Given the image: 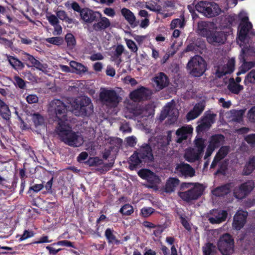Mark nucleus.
<instances>
[{
    "label": "nucleus",
    "mask_w": 255,
    "mask_h": 255,
    "mask_svg": "<svg viewBox=\"0 0 255 255\" xmlns=\"http://www.w3.org/2000/svg\"><path fill=\"white\" fill-rule=\"evenodd\" d=\"M245 139L249 144H255V134L248 135Z\"/></svg>",
    "instance_id": "64"
},
{
    "label": "nucleus",
    "mask_w": 255,
    "mask_h": 255,
    "mask_svg": "<svg viewBox=\"0 0 255 255\" xmlns=\"http://www.w3.org/2000/svg\"><path fill=\"white\" fill-rule=\"evenodd\" d=\"M80 16L85 23H92L99 20V17H101V13L89 8H83Z\"/></svg>",
    "instance_id": "9"
},
{
    "label": "nucleus",
    "mask_w": 255,
    "mask_h": 255,
    "mask_svg": "<svg viewBox=\"0 0 255 255\" xmlns=\"http://www.w3.org/2000/svg\"><path fill=\"white\" fill-rule=\"evenodd\" d=\"M171 25L172 27L180 28L183 27L185 25L184 19L176 18L173 19L171 21Z\"/></svg>",
    "instance_id": "46"
},
{
    "label": "nucleus",
    "mask_w": 255,
    "mask_h": 255,
    "mask_svg": "<svg viewBox=\"0 0 255 255\" xmlns=\"http://www.w3.org/2000/svg\"><path fill=\"white\" fill-rule=\"evenodd\" d=\"M216 246L213 243H207L202 248L203 255H215Z\"/></svg>",
    "instance_id": "32"
},
{
    "label": "nucleus",
    "mask_w": 255,
    "mask_h": 255,
    "mask_svg": "<svg viewBox=\"0 0 255 255\" xmlns=\"http://www.w3.org/2000/svg\"><path fill=\"white\" fill-rule=\"evenodd\" d=\"M246 85L255 83V69L252 70L246 76L244 80Z\"/></svg>",
    "instance_id": "42"
},
{
    "label": "nucleus",
    "mask_w": 255,
    "mask_h": 255,
    "mask_svg": "<svg viewBox=\"0 0 255 255\" xmlns=\"http://www.w3.org/2000/svg\"><path fill=\"white\" fill-rule=\"evenodd\" d=\"M114 231L111 228H107L105 232V236L107 240L109 245H119L121 244V241L117 239L116 236L114 234Z\"/></svg>",
    "instance_id": "25"
},
{
    "label": "nucleus",
    "mask_w": 255,
    "mask_h": 255,
    "mask_svg": "<svg viewBox=\"0 0 255 255\" xmlns=\"http://www.w3.org/2000/svg\"><path fill=\"white\" fill-rule=\"evenodd\" d=\"M55 245L61 246L71 247L74 249H76V247L74 245L73 243L67 240L60 241L57 242L56 243L53 244V245Z\"/></svg>",
    "instance_id": "51"
},
{
    "label": "nucleus",
    "mask_w": 255,
    "mask_h": 255,
    "mask_svg": "<svg viewBox=\"0 0 255 255\" xmlns=\"http://www.w3.org/2000/svg\"><path fill=\"white\" fill-rule=\"evenodd\" d=\"M154 81L156 84L157 87L160 90L163 89L168 86L169 84L168 77L163 72H160L158 76L155 77Z\"/></svg>",
    "instance_id": "22"
},
{
    "label": "nucleus",
    "mask_w": 255,
    "mask_h": 255,
    "mask_svg": "<svg viewBox=\"0 0 255 255\" xmlns=\"http://www.w3.org/2000/svg\"><path fill=\"white\" fill-rule=\"evenodd\" d=\"M34 234L32 231L25 230L24 231L23 234L20 236V238L18 239V241L19 242H21L28 238L32 237L34 236Z\"/></svg>",
    "instance_id": "49"
},
{
    "label": "nucleus",
    "mask_w": 255,
    "mask_h": 255,
    "mask_svg": "<svg viewBox=\"0 0 255 255\" xmlns=\"http://www.w3.org/2000/svg\"><path fill=\"white\" fill-rule=\"evenodd\" d=\"M32 120L36 127L41 126L44 123V118L39 113H34L32 115Z\"/></svg>",
    "instance_id": "39"
},
{
    "label": "nucleus",
    "mask_w": 255,
    "mask_h": 255,
    "mask_svg": "<svg viewBox=\"0 0 255 255\" xmlns=\"http://www.w3.org/2000/svg\"><path fill=\"white\" fill-rule=\"evenodd\" d=\"M33 67L44 73H46L47 72V64L45 63H42L38 60L36 62Z\"/></svg>",
    "instance_id": "48"
},
{
    "label": "nucleus",
    "mask_w": 255,
    "mask_h": 255,
    "mask_svg": "<svg viewBox=\"0 0 255 255\" xmlns=\"http://www.w3.org/2000/svg\"><path fill=\"white\" fill-rule=\"evenodd\" d=\"M204 189L199 183H195L194 187L186 191L178 192V196L184 201L190 203L199 199L203 194Z\"/></svg>",
    "instance_id": "6"
},
{
    "label": "nucleus",
    "mask_w": 255,
    "mask_h": 255,
    "mask_svg": "<svg viewBox=\"0 0 255 255\" xmlns=\"http://www.w3.org/2000/svg\"><path fill=\"white\" fill-rule=\"evenodd\" d=\"M100 19V21L98 22L95 23L93 27L94 29L97 31H101L105 30L108 28L111 25V22L110 20L106 17H99Z\"/></svg>",
    "instance_id": "24"
},
{
    "label": "nucleus",
    "mask_w": 255,
    "mask_h": 255,
    "mask_svg": "<svg viewBox=\"0 0 255 255\" xmlns=\"http://www.w3.org/2000/svg\"><path fill=\"white\" fill-rule=\"evenodd\" d=\"M14 85L21 89H24L26 87V84L24 81L19 76L15 75L13 77Z\"/></svg>",
    "instance_id": "41"
},
{
    "label": "nucleus",
    "mask_w": 255,
    "mask_h": 255,
    "mask_svg": "<svg viewBox=\"0 0 255 255\" xmlns=\"http://www.w3.org/2000/svg\"><path fill=\"white\" fill-rule=\"evenodd\" d=\"M38 101V97L35 95H29L26 97V101L29 104L36 103Z\"/></svg>",
    "instance_id": "63"
},
{
    "label": "nucleus",
    "mask_w": 255,
    "mask_h": 255,
    "mask_svg": "<svg viewBox=\"0 0 255 255\" xmlns=\"http://www.w3.org/2000/svg\"><path fill=\"white\" fill-rule=\"evenodd\" d=\"M249 120L252 123H255V106L252 107L247 114Z\"/></svg>",
    "instance_id": "56"
},
{
    "label": "nucleus",
    "mask_w": 255,
    "mask_h": 255,
    "mask_svg": "<svg viewBox=\"0 0 255 255\" xmlns=\"http://www.w3.org/2000/svg\"><path fill=\"white\" fill-rule=\"evenodd\" d=\"M205 106L203 103H197L196 104L193 110L196 111L199 115L202 113V112L204 110Z\"/></svg>",
    "instance_id": "62"
},
{
    "label": "nucleus",
    "mask_w": 255,
    "mask_h": 255,
    "mask_svg": "<svg viewBox=\"0 0 255 255\" xmlns=\"http://www.w3.org/2000/svg\"><path fill=\"white\" fill-rule=\"evenodd\" d=\"M195 7L199 12L207 17H212L215 16L212 9L213 5L210 2L200 1L195 5Z\"/></svg>",
    "instance_id": "12"
},
{
    "label": "nucleus",
    "mask_w": 255,
    "mask_h": 255,
    "mask_svg": "<svg viewBox=\"0 0 255 255\" xmlns=\"http://www.w3.org/2000/svg\"><path fill=\"white\" fill-rule=\"evenodd\" d=\"M255 169V157H252L250 158L249 161L246 164L244 170L243 174L245 175H250Z\"/></svg>",
    "instance_id": "31"
},
{
    "label": "nucleus",
    "mask_w": 255,
    "mask_h": 255,
    "mask_svg": "<svg viewBox=\"0 0 255 255\" xmlns=\"http://www.w3.org/2000/svg\"><path fill=\"white\" fill-rule=\"evenodd\" d=\"M209 124L206 122H201V124L196 127V131L199 133L210 128V127H209Z\"/></svg>",
    "instance_id": "53"
},
{
    "label": "nucleus",
    "mask_w": 255,
    "mask_h": 255,
    "mask_svg": "<svg viewBox=\"0 0 255 255\" xmlns=\"http://www.w3.org/2000/svg\"><path fill=\"white\" fill-rule=\"evenodd\" d=\"M230 146L227 145L222 146L215 155L219 160L224 159L230 151Z\"/></svg>",
    "instance_id": "36"
},
{
    "label": "nucleus",
    "mask_w": 255,
    "mask_h": 255,
    "mask_svg": "<svg viewBox=\"0 0 255 255\" xmlns=\"http://www.w3.org/2000/svg\"><path fill=\"white\" fill-rule=\"evenodd\" d=\"M126 44L130 50L132 52H136L138 48L135 43L131 39H127L126 40Z\"/></svg>",
    "instance_id": "50"
},
{
    "label": "nucleus",
    "mask_w": 255,
    "mask_h": 255,
    "mask_svg": "<svg viewBox=\"0 0 255 255\" xmlns=\"http://www.w3.org/2000/svg\"><path fill=\"white\" fill-rule=\"evenodd\" d=\"M180 219L181 223L182 225V226L184 227V228L188 231H190L191 230V227L189 223L186 219V218L181 215L180 216Z\"/></svg>",
    "instance_id": "58"
},
{
    "label": "nucleus",
    "mask_w": 255,
    "mask_h": 255,
    "mask_svg": "<svg viewBox=\"0 0 255 255\" xmlns=\"http://www.w3.org/2000/svg\"><path fill=\"white\" fill-rule=\"evenodd\" d=\"M248 33L249 30L247 29H246L245 27L242 26L239 34V38L240 40L244 41L246 38Z\"/></svg>",
    "instance_id": "54"
},
{
    "label": "nucleus",
    "mask_w": 255,
    "mask_h": 255,
    "mask_svg": "<svg viewBox=\"0 0 255 255\" xmlns=\"http://www.w3.org/2000/svg\"><path fill=\"white\" fill-rule=\"evenodd\" d=\"M187 68L192 76L195 77H199L205 72L207 64L201 56L195 55L188 61Z\"/></svg>",
    "instance_id": "3"
},
{
    "label": "nucleus",
    "mask_w": 255,
    "mask_h": 255,
    "mask_svg": "<svg viewBox=\"0 0 255 255\" xmlns=\"http://www.w3.org/2000/svg\"><path fill=\"white\" fill-rule=\"evenodd\" d=\"M129 96L134 101H140L148 99L150 97V93L148 89L141 87L130 92Z\"/></svg>",
    "instance_id": "14"
},
{
    "label": "nucleus",
    "mask_w": 255,
    "mask_h": 255,
    "mask_svg": "<svg viewBox=\"0 0 255 255\" xmlns=\"http://www.w3.org/2000/svg\"><path fill=\"white\" fill-rule=\"evenodd\" d=\"M71 66L74 67L77 71H78L81 73H85L87 71L86 67L82 64L75 61H71Z\"/></svg>",
    "instance_id": "44"
},
{
    "label": "nucleus",
    "mask_w": 255,
    "mask_h": 255,
    "mask_svg": "<svg viewBox=\"0 0 255 255\" xmlns=\"http://www.w3.org/2000/svg\"><path fill=\"white\" fill-rule=\"evenodd\" d=\"M86 163L89 166H98L96 169L99 171H102L103 169L104 162L102 159L98 157H90L86 162Z\"/></svg>",
    "instance_id": "29"
},
{
    "label": "nucleus",
    "mask_w": 255,
    "mask_h": 255,
    "mask_svg": "<svg viewBox=\"0 0 255 255\" xmlns=\"http://www.w3.org/2000/svg\"><path fill=\"white\" fill-rule=\"evenodd\" d=\"M216 115L210 113V111H206L201 119V122H206L209 124V127H211V125L215 122V118Z\"/></svg>",
    "instance_id": "33"
},
{
    "label": "nucleus",
    "mask_w": 255,
    "mask_h": 255,
    "mask_svg": "<svg viewBox=\"0 0 255 255\" xmlns=\"http://www.w3.org/2000/svg\"><path fill=\"white\" fill-rule=\"evenodd\" d=\"M124 47L123 45L121 44L118 45L114 53V57L116 59L120 58L124 52Z\"/></svg>",
    "instance_id": "52"
},
{
    "label": "nucleus",
    "mask_w": 255,
    "mask_h": 255,
    "mask_svg": "<svg viewBox=\"0 0 255 255\" xmlns=\"http://www.w3.org/2000/svg\"><path fill=\"white\" fill-rule=\"evenodd\" d=\"M130 113L133 114L134 117L142 116L143 110L140 108L135 107L131 109Z\"/></svg>",
    "instance_id": "57"
},
{
    "label": "nucleus",
    "mask_w": 255,
    "mask_h": 255,
    "mask_svg": "<svg viewBox=\"0 0 255 255\" xmlns=\"http://www.w3.org/2000/svg\"><path fill=\"white\" fill-rule=\"evenodd\" d=\"M179 184L180 180L177 178L169 177L166 180L164 186L165 192L169 194L174 192Z\"/></svg>",
    "instance_id": "21"
},
{
    "label": "nucleus",
    "mask_w": 255,
    "mask_h": 255,
    "mask_svg": "<svg viewBox=\"0 0 255 255\" xmlns=\"http://www.w3.org/2000/svg\"><path fill=\"white\" fill-rule=\"evenodd\" d=\"M99 99L103 105L113 109L118 106L121 101V97L114 90L103 89L99 94Z\"/></svg>",
    "instance_id": "4"
},
{
    "label": "nucleus",
    "mask_w": 255,
    "mask_h": 255,
    "mask_svg": "<svg viewBox=\"0 0 255 255\" xmlns=\"http://www.w3.org/2000/svg\"><path fill=\"white\" fill-rule=\"evenodd\" d=\"M231 183H228L216 187L212 190V192L217 197H224L231 192Z\"/></svg>",
    "instance_id": "20"
},
{
    "label": "nucleus",
    "mask_w": 255,
    "mask_h": 255,
    "mask_svg": "<svg viewBox=\"0 0 255 255\" xmlns=\"http://www.w3.org/2000/svg\"><path fill=\"white\" fill-rule=\"evenodd\" d=\"M121 13L132 28H134L138 25L139 21L136 20V17L133 13L129 9L123 8L121 9Z\"/></svg>",
    "instance_id": "19"
},
{
    "label": "nucleus",
    "mask_w": 255,
    "mask_h": 255,
    "mask_svg": "<svg viewBox=\"0 0 255 255\" xmlns=\"http://www.w3.org/2000/svg\"><path fill=\"white\" fill-rule=\"evenodd\" d=\"M0 115L5 120H8L10 116V111L8 106L1 99H0Z\"/></svg>",
    "instance_id": "30"
},
{
    "label": "nucleus",
    "mask_w": 255,
    "mask_h": 255,
    "mask_svg": "<svg viewBox=\"0 0 255 255\" xmlns=\"http://www.w3.org/2000/svg\"><path fill=\"white\" fill-rule=\"evenodd\" d=\"M137 151L143 160L144 163H150L154 161L152 149L149 143H143Z\"/></svg>",
    "instance_id": "10"
},
{
    "label": "nucleus",
    "mask_w": 255,
    "mask_h": 255,
    "mask_svg": "<svg viewBox=\"0 0 255 255\" xmlns=\"http://www.w3.org/2000/svg\"><path fill=\"white\" fill-rule=\"evenodd\" d=\"M248 215L246 211L237 212L234 217L233 227L237 230H241L246 223Z\"/></svg>",
    "instance_id": "16"
},
{
    "label": "nucleus",
    "mask_w": 255,
    "mask_h": 255,
    "mask_svg": "<svg viewBox=\"0 0 255 255\" xmlns=\"http://www.w3.org/2000/svg\"><path fill=\"white\" fill-rule=\"evenodd\" d=\"M218 248L223 255H230L234 252L235 242L229 233L222 235L217 243Z\"/></svg>",
    "instance_id": "5"
},
{
    "label": "nucleus",
    "mask_w": 255,
    "mask_h": 255,
    "mask_svg": "<svg viewBox=\"0 0 255 255\" xmlns=\"http://www.w3.org/2000/svg\"><path fill=\"white\" fill-rule=\"evenodd\" d=\"M138 175L140 178L147 181L148 188L157 189L158 184L161 182V179L153 172L148 169H142L138 172Z\"/></svg>",
    "instance_id": "7"
},
{
    "label": "nucleus",
    "mask_w": 255,
    "mask_h": 255,
    "mask_svg": "<svg viewBox=\"0 0 255 255\" xmlns=\"http://www.w3.org/2000/svg\"><path fill=\"white\" fill-rule=\"evenodd\" d=\"M133 208L131 205L129 204H126L120 210V212L125 216H129L133 213Z\"/></svg>",
    "instance_id": "40"
},
{
    "label": "nucleus",
    "mask_w": 255,
    "mask_h": 255,
    "mask_svg": "<svg viewBox=\"0 0 255 255\" xmlns=\"http://www.w3.org/2000/svg\"><path fill=\"white\" fill-rule=\"evenodd\" d=\"M72 107L75 115L83 118L89 117L94 112L92 101L87 96H82L75 99Z\"/></svg>",
    "instance_id": "2"
},
{
    "label": "nucleus",
    "mask_w": 255,
    "mask_h": 255,
    "mask_svg": "<svg viewBox=\"0 0 255 255\" xmlns=\"http://www.w3.org/2000/svg\"><path fill=\"white\" fill-rule=\"evenodd\" d=\"M202 154L195 151L194 149L186 151L184 157L189 162H194L201 159Z\"/></svg>",
    "instance_id": "27"
},
{
    "label": "nucleus",
    "mask_w": 255,
    "mask_h": 255,
    "mask_svg": "<svg viewBox=\"0 0 255 255\" xmlns=\"http://www.w3.org/2000/svg\"><path fill=\"white\" fill-rule=\"evenodd\" d=\"M225 137L222 134H215L212 135L209 142V146L214 149L219 148L224 141Z\"/></svg>",
    "instance_id": "23"
},
{
    "label": "nucleus",
    "mask_w": 255,
    "mask_h": 255,
    "mask_svg": "<svg viewBox=\"0 0 255 255\" xmlns=\"http://www.w3.org/2000/svg\"><path fill=\"white\" fill-rule=\"evenodd\" d=\"M255 184L253 180H248L242 183L234 191L235 197L239 199H243L248 196L254 190Z\"/></svg>",
    "instance_id": "8"
},
{
    "label": "nucleus",
    "mask_w": 255,
    "mask_h": 255,
    "mask_svg": "<svg viewBox=\"0 0 255 255\" xmlns=\"http://www.w3.org/2000/svg\"><path fill=\"white\" fill-rule=\"evenodd\" d=\"M65 40L67 43V46L69 49H73L76 44V40L73 34L68 33L65 36Z\"/></svg>",
    "instance_id": "35"
},
{
    "label": "nucleus",
    "mask_w": 255,
    "mask_h": 255,
    "mask_svg": "<svg viewBox=\"0 0 255 255\" xmlns=\"http://www.w3.org/2000/svg\"><path fill=\"white\" fill-rule=\"evenodd\" d=\"M154 209L151 207L143 208L141 209V213L143 217H146L149 216L154 212Z\"/></svg>",
    "instance_id": "59"
},
{
    "label": "nucleus",
    "mask_w": 255,
    "mask_h": 255,
    "mask_svg": "<svg viewBox=\"0 0 255 255\" xmlns=\"http://www.w3.org/2000/svg\"><path fill=\"white\" fill-rule=\"evenodd\" d=\"M23 55L25 56V60L28 61L31 64V65H29L27 64V66L28 67H33L37 60L36 59L34 56L28 53L24 52Z\"/></svg>",
    "instance_id": "47"
},
{
    "label": "nucleus",
    "mask_w": 255,
    "mask_h": 255,
    "mask_svg": "<svg viewBox=\"0 0 255 255\" xmlns=\"http://www.w3.org/2000/svg\"><path fill=\"white\" fill-rule=\"evenodd\" d=\"M200 115L193 109L191 110L186 115V118L188 121L193 120L197 118Z\"/></svg>",
    "instance_id": "61"
},
{
    "label": "nucleus",
    "mask_w": 255,
    "mask_h": 255,
    "mask_svg": "<svg viewBox=\"0 0 255 255\" xmlns=\"http://www.w3.org/2000/svg\"><path fill=\"white\" fill-rule=\"evenodd\" d=\"M175 172L180 177H192L195 175V171L191 165L183 162L177 165Z\"/></svg>",
    "instance_id": "11"
},
{
    "label": "nucleus",
    "mask_w": 255,
    "mask_h": 255,
    "mask_svg": "<svg viewBox=\"0 0 255 255\" xmlns=\"http://www.w3.org/2000/svg\"><path fill=\"white\" fill-rule=\"evenodd\" d=\"M44 185L43 184H36L34 185L30 186L28 189V193H30L31 191L37 193L43 189Z\"/></svg>",
    "instance_id": "55"
},
{
    "label": "nucleus",
    "mask_w": 255,
    "mask_h": 255,
    "mask_svg": "<svg viewBox=\"0 0 255 255\" xmlns=\"http://www.w3.org/2000/svg\"><path fill=\"white\" fill-rule=\"evenodd\" d=\"M205 141V140L202 137H196L194 140L195 147L197 148L196 151L202 154L206 147Z\"/></svg>",
    "instance_id": "34"
},
{
    "label": "nucleus",
    "mask_w": 255,
    "mask_h": 255,
    "mask_svg": "<svg viewBox=\"0 0 255 255\" xmlns=\"http://www.w3.org/2000/svg\"><path fill=\"white\" fill-rule=\"evenodd\" d=\"M47 20H48L50 24H51L53 26L55 25H57V24L59 22L57 15L55 16L54 14H51L49 16H47Z\"/></svg>",
    "instance_id": "60"
},
{
    "label": "nucleus",
    "mask_w": 255,
    "mask_h": 255,
    "mask_svg": "<svg viewBox=\"0 0 255 255\" xmlns=\"http://www.w3.org/2000/svg\"><path fill=\"white\" fill-rule=\"evenodd\" d=\"M129 168L131 170L136 169L138 167H141L144 163L143 160L138 154L137 151H135L130 156L128 160Z\"/></svg>",
    "instance_id": "17"
},
{
    "label": "nucleus",
    "mask_w": 255,
    "mask_h": 255,
    "mask_svg": "<svg viewBox=\"0 0 255 255\" xmlns=\"http://www.w3.org/2000/svg\"><path fill=\"white\" fill-rule=\"evenodd\" d=\"M214 27L215 24L213 22L200 21L198 22L197 31L201 36L207 38V37L214 29Z\"/></svg>",
    "instance_id": "13"
},
{
    "label": "nucleus",
    "mask_w": 255,
    "mask_h": 255,
    "mask_svg": "<svg viewBox=\"0 0 255 255\" xmlns=\"http://www.w3.org/2000/svg\"><path fill=\"white\" fill-rule=\"evenodd\" d=\"M46 42L53 45L59 46L63 42V39L61 37H53L46 39Z\"/></svg>",
    "instance_id": "45"
},
{
    "label": "nucleus",
    "mask_w": 255,
    "mask_h": 255,
    "mask_svg": "<svg viewBox=\"0 0 255 255\" xmlns=\"http://www.w3.org/2000/svg\"><path fill=\"white\" fill-rule=\"evenodd\" d=\"M207 41L212 44H222L227 40V34L223 31H218L214 29L207 37Z\"/></svg>",
    "instance_id": "15"
},
{
    "label": "nucleus",
    "mask_w": 255,
    "mask_h": 255,
    "mask_svg": "<svg viewBox=\"0 0 255 255\" xmlns=\"http://www.w3.org/2000/svg\"><path fill=\"white\" fill-rule=\"evenodd\" d=\"M227 215L226 211L221 210L218 212L217 215L210 217L209 221L212 224H220L226 220Z\"/></svg>",
    "instance_id": "28"
},
{
    "label": "nucleus",
    "mask_w": 255,
    "mask_h": 255,
    "mask_svg": "<svg viewBox=\"0 0 255 255\" xmlns=\"http://www.w3.org/2000/svg\"><path fill=\"white\" fill-rule=\"evenodd\" d=\"M67 106L60 100L54 99L49 104L48 111L57 120L55 132L59 139L72 147H79L83 143L79 141V136L74 131L67 119Z\"/></svg>",
    "instance_id": "1"
},
{
    "label": "nucleus",
    "mask_w": 255,
    "mask_h": 255,
    "mask_svg": "<svg viewBox=\"0 0 255 255\" xmlns=\"http://www.w3.org/2000/svg\"><path fill=\"white\" fill-rule=\"evenodd\" d=\"M7 59L11 67L16 71L21 70L24 68V64L16 57L8 55Z\"/></svg>",
    "instance_id": "26"
},
{
    "label": "nucleus",
    "mask_w": 255,
    "mask_h": 255,
    "mask_svg": "<svg viewBox=\"0 0 255 255\" xmlns=\"http://www.w3.org/2000/svg\"><path fill=\"white\" fill-rule=\"evenodd\" d=\"M228 89L232 93L239 94L243 90V86L234 82L233 83H231L229 84Z\"/></svg>",
    "instance_id": "38"
},
{
    "label": "nucleus",
    "mask_w": 255,
    "mask_h": 255,
    "mask_svg": "<svg viewBox=\"0 0 255 255\" xmlns=\"http://www.w3.org/2000/svg\"><path fill=\"white\" fill-rule=\"evenodd\" d=\"M56 15L58 18L62 21H65L68 24H72L73 23V19L70 18L64 10H58L56 12Z\"/></svg>",
    "instance_id": "37"
},
{
    "label": "nucleus",
    "mask_w": 255,
    "mask_h": 255,
    "mask_svg": "<svg viewBox=\"0 0 255 255\" xmlns=\"http://www.w3.org/2000/svg\"><path fill=\"white\" fill-rule=\"evenodd\" d=\"M193 128L191 126H183L179 128L176 131V134L178 136L176 140L177 143H181L186 140L189 134L193 132Z\"/></svg>",
    "instance_id": "18"
},
{
    "label": "nucleus",
    "mask_w": 255,
    "mask_h": 255,
    "mask_svg": "<svg viewBox=\"0 0 255 255\" xmlns=\"http://www.w3.org/2000/svg\"><path fill=\"white\" fill-rule=\"evenodd\" d=\"M228 169V164L226 162H223L219 164V168L216 172H215L214 175H217L221 174L225 175Z\"/></svg>",
    "instance_id": "43"
}]
</instances>
